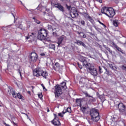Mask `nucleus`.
<instances>
[{
	"instance_id": "1",
	"label": "nucleus",
	"mask_w": 126,
	"mask_h": 126,
	"mask_svg": "<svg viewBox=\"0 0 126 126\" xmlns=\"http://www.w3.org/2000/svg\"><path fill=\"white\" fill-rule=\"evenodd\" d=\"M80 61L83 63V65L86 66L88 71H89L92 75L97 76V70L93 66L91 65V64L87 63L85 57H82Z\"/></svg>"
},
{
	"instance_id": "2",
	"label": "nucleus",
	"mask_w": 126,
	"mask_h": 126,
	"mask_svg": "<svg viewBox=\"0 0 126 126\" xmlns=\"http://www.w3.org/2000/svg\"><path fill=\"white\" fill-rule=\"evenodd\" d=\"M55 97H60L61 94H63V90L62 88L64 89H66V83L63 82L61 83V86L57 85L55 86Z\"/></svg>"
},
{
	"instance_id": "3",
	"label": "nucleus",
	"mask_w": 126,
	"mask_h": 126,
	"mask_svg": "<svg viewBox=\"0 0 126 126\" xmlns=\"http://www.w3.org/2000/svg\"><path fill=\"white\" fill-rule=\"evenodd\" d=\"M33 74L34 76L39 77V76H42L44 78H46L48 76V72L46 71H44L43 68L37 67L35 69L33 70Z\"/></svg>"
},
{
	"instance_id": "4",
	"label": "nucleus",
	"mask_w": 126,
	"mask_h": 126,
	"mask_svg": "<svg viewBox=\"0 0 126 126\" xmlns=\"http://www.w3.org/2000/svg\"><path fill=\"white\" fill-rule=\"evenodd\" d=\"M101 13H103L108 16V17H113L116 13L113 8L103 7L101 9Z\"/></svg>"
},
{
	"instance_id": "5",
	"label": "nucleus",
	"mask_w": 126,
	"mask_h": 126,
	"mask_svg": "<svg viewBox=\"0 0 126 126\" xmlns=\"http://www.w3.org/2000/svg\"><path fill=\"white\" fill-rule=\"evenodd\" d=\"M91 119L94 122H97L100 120V116L99 115V112L97 109H93L91 110L90 113Z\"/></svg>"
},
{
	"instance_id": "6",
	"label": "nucleus",
	"mask_w": 126,
	"mask_h": 126,
	"mask_svg": "<svg viewBox=\"0 0 126 126\" xmlns=\"http://www.w3.org/2000/svg\"><path fill=\"white\" fill-rule=\"evenodd\" d=\"M47 36V31L43 29H40L38 32L37 39L38 40H45L46 39V36Z\"/></svg>"
},
{
	"instance_id": "7",
	"label": "nucleus",
	"mask_w": 126,
	"mask_h": 126,
	"mask_svg": "<svg viewBox=\"0 0 126 126\" xmlns=\"http://www.w3.org/2000/svg\"><path fill=\"white\" fill-rule=\"evenodd\" d=\"M118 108L119 110V112L120 113H123V114H126V106L124 105V103H120L118 105Z\"/></svg>"
},
{
	"instance_id": "8",
	"label": "nucleus",
	"mask_w": 126,
	"mask_h": 126,
	"mask_svg": "<svg viewBox=\"0 0 126 126\" xmlns=\"http://www.w3.org/2000/svg\"><path fill=\"white\" fill-rule=\"evenodd\" d=\"M31 60L32 63H35L38 60V56L35 52H32L31 54Z\"/></svg>"
},
{
	"instance_id": "9",
	"label": "nucleus",
	"mask_w": 126,
	"mask_h": 126,
	"mask_svg": "<svg viewBox=\"0 0 126 126\" xmlns=\"http://www.w3.org/2000/svg\"><path fill=\"white\" fill-rule=\"evenodd\" d=\"M11 94L12 95V96L14 97V98H18L19 99H23V96H22V95H21V94L18 93L16 94V93H15V92L14 91H12V92L11 93Z\"/></svg>"
},
{
	"instance_id": "10",
	"label": "nucleus",
	"mask_w": 126,
	"mask_h": 126,
	"mask_svg": "<svg viewBox=\"0 0 126 126\" xmlns=\"http://www.w3.org/2000/svg\"><path fill=\"white\" fill-rule=\"evenodd\" d=\"M55 119L52 121L53 125H54V126H61V122L58 120V117L56 115H55Z\"/></svg>"
},
{
	"instance_id": "11",
	"label": "nucleus",
	"mask_w": 126,
	"mask_h": 126,
	"mask_svg": "<svg viewBox=\"0 0 126 126\" xmlns=\"http://www.w3.org/2000/svg\"><path fill=\"white\" fill-rule=\"evenodd\" d=\"M71 12V15L72 16V17L73 18H74V17H76V15H77V11L76 10V9H75V8H72Z\"/></svg>"
},
{
	"instance_id": "12",
	"label": "nucleus",
	"mask_w": 126,
	"mask_h": 126,
	"mask_svg": "<svg viewBox=\"0 0 126 126\" xmlns=\"http://www.w3.org/2000/svg\"><path fill=\"white\" fill-rule=\"evenodd\" d=\"M83 94H84V95H85L86 97H89V98H92L90 100L91 102L95 101V98H94L92 95H91L90 94H88V93L85 92H83Z\"/></svg>"
},
{
	"instance_id": "13",
	"label": "nucleus",
	"mask_w": 126,
	"mask_h": 126,
	"mask_svg": "<svg viewBox=\"0 0 126 126\" xmlns=\"http://www.w3.org/2000/svg\"><path fill=\"white\" fill-rule=\"evenodd\" d=\"M54 6L58 9H60L61 11H63V7L60 3L55 4Z\"/></svg>"
},
{
	"instance_id": "14",
	"label": "nucleus",
	"mask_w": 126,
	"mask_h": 126,
	"mask_svg": "<svg viewBox=\"0 0 126 126\" xmlns=\"http://www.w3.org/2000/svg\"><path fill=\"white\" fill-rule=\"evenodd\" d=\"M71 113V108L68 107L67 108H64L63 113L65 114V113Z\"/></svg>"
},
{
	"instance_id": "15",
	"label": "nucleus",
	"mask_w": 126,
	"mask_h": 126,
	"mask_svg": "<svg viewBox=\"0 0 126 126\" xmlns=\"http://www.w3.org/2000/svg\"><path fill=\"white\" fill-rule=\"evenodd\" d=\"M76 43L77 45H78V46H82L83 47H84V48H86V45L85 44L80 40H77Z\"/></svg>"
},
{
	"instance_id": "16",
	"label": "nucleus",
	"mask_w": 126,
	"mask_h": 126,
	"mask_svg": "<svg viewBox=\"0 0 126 126\" xmlns=\"http://www.w3.org/2000/svg\"><path fill=\"white\" fill-rule=\"evenodd\" d=\"M63 38L64 36H62L58 38V42L57 43V44H58V46H60V45L63 43Z\"/></svg>"
},
{
	"instance_id": "17",
	"label": "nucleus",
	"mask_w": 126,
	"mask_h": 126,
	"mask_svg": "<svg viewBox=\"0 0 126 126\" xmlns=\"http://www.w3.org/2000/svg\"><path fill=\"white\" fill-rule=\"evenodd\" d=\"M35 37V34L34 33L32 32L31 34H29L28 36H26L27 40H28V39H33Z\"/></svg>"
},
{
	"instance_id": "18",
	"label": "nucleus",
	"mask_w": 126,
	"mask_h": 126,
	"mask_svg": "<svg viewBox=\"0 0 126 126\" xmlns=\"http://www.w3.org/2000/svg\"><path fill=\"white\" fill-rule=\"evenodd\" d=\"M88 80H86L85 78H83L81 79L80 81V84H86V83L85 82H88Z\"/></svg>"
},
{
	"instance_id": "19",
	"label": "nucleus",
	"mask_w": 126,
	"mask_h": 126,
	"mask_svg": "<svg viewBox=\"0 0 126 126\" xmlns=\"http://www.w3.org/2000/svg\"><path fill=\"white\" fill-rule=\"evenodd\" d=\"M49 48H50V49H53V50H56V45H55V44H50L49 45Z\"/></svg>"
},
{
	"instance_id": "20",
	"label": "nucleus",
	"mask_w": 126,
	"mask_h": 126,
	"mask_svg": "<svg viewBox=\"0 0 126 126\" xmlns=\"http://www.w3.org/2000/svg\"><path fill=\"white\" fill-rule=\"evenodd\" d=\"M109 66L111 69H113V70H116L117 67L115 66H113V64H109Z\"/></svg>"
},
{
	"instance_id": "21",
	"label": "nucleus",
	"mask_w": 126,
	"mask_h": 126,
	"mask_svg": "<svg viewBox=\"0 0 126 126\" xmlns=\"http://www.w3.org/2000/svg\"><path fill=\"white\" fill-rule=\"evenodd\" d=\"M76 102L78 106L81 107V102L80 101V100L76 99Z\"/></svg>"
},
{
	"instance_id": "22",
	"label": "nucleus",
	"mask_w": 126,
	"mask_h": 126,
	"mask_svg": "<svg viewBox=\"0 0 126 126\" xmlns=\"http://www.w3.org/2000/svg\"><path fill=\"white\" fill-rule=\"evenodd\" d=\"M113 25L116 27H118V20L113 21Z\"/></svg>"
},
{
	"instance_id": "23",
	"label": "nucleus",
	"mask_w": 126,
	"mask_h": 126,
	"mask_svg": "<svg viewBox=\"0 0 126 126\" xmlns=\"http://www.w3.org/2000/svg\"><path fill=\"white\" fill-rule=\"evenodd\" d=\"M111 45H112V47H113L114 48H116L118 47L117 44H116V43H115L114 42H112Z\"/></svg>"
},
{
	"instance_id": "24",
	"label": "nucleus",
	"mask_w": 126,
	"mask_h": 126,
	"mask_svg": "<svg viewBox=\"0 0 126 126\" xmlns=\"http://www.w3.org/2000/svg\"><path fill=\"white\" fill-rule=\"evenodd\" d=\"M116 49H117V50H118V51H119V52H121V53H123V51L122 50V49H121V48L119 47L118 46H117Z\"/></svg>"
},
{
	"instance_id": "25",
	"label": "nucleus",
	"mask_w": 126,
	"mask_h": 126,
	"mask_svg": "<svg viewBox=\"0 0 126 126\" xmlns=\"http://www.w3.org/2000/svg\"><path fill=\"white\" fill-rule=\"evenodd\" d=\"M18 72H19V74L20 75L21 78H22V71H21L20 69L18 70Z\"/></svg>"
},
{
	"instance_id": "26",
	"label": "nucleus",
	"mask_w": 126,
	"mask_h": 126,
	"mask_svg": "<svg viewBox=\"0 0 126 126\" xmlns=\"http://www.w3.org/2000/svg\"><path fill=\"white\" fill-rule=\"evenodd\" d=\"M64 114V113H63V112H62V113H60L58 114V116H59V117H63Z\"/></svg>"
},
{
	"instance_id": "27",
	"label": "nucleus",
	"mask_w": 126,
	"mask_h": 126,
	"mask_svg": "<svg viewBox=\"0 0 126 126\" xmlns=\"http://www.w3.org/2000/svg\"><path fill=\"white\" fill-rule=\"evenodd\" d=\"M34 22H35V23H37V24H40V23H41L40 21L38 20H34Z\"/></svg>"
},
{
	"instance_id": "28",
	"label": "nucleus",
	"mask_w": 126,
	"mask_h": 126,
	"mask_svg": "<svg viewBox=\"0 0 126 126\" xmlns=\"http://www.w3.org/2000/svg\"><path fill=\"white\" fill-rule=\"evenodd\" d=\"M41 86H42L44 91H47V89H46V88H45V86H44L43 84H41Z\"/></svg>"
},
{
	"instance_id": "29",
	"label": "nucleus",
	"mask_w": 126,
	"mask_h": 126,
	"mask_svg": "<svg viewBox=\"0 0 126 126\" xmlns=\"http://www.w3.org/2000/svg\"><path fill=\"white\" fill-rule=\"evenodd\" d=\"M38 96L39 98H40V99H42V98L43 97V95L41 94H38Z\"/></svg>"
},
{
	"instance_id": "30",
	"label": "nucleus",
	"mask_w": 126,
	"mask_h": 126,
	"mask_svg": "<svg viewBox=\"0 0 126 126\" xmlns=\"http://www.w3.org/2000/svg\"><path fill=\"white\" fill-rule=\"evenodd\" d=\"M81 108L83 112H85V110H86V108H85V107H81Z\"/></svg>"
},
{
	"instance_id": "31",
	"label": "nucleus",
	"mask_w": 126,
	"mask_h": 126,
	"mask_svg": "<svg viewBox=\"0 0 126 126\" xmlns=\"http://www.w3.org/2000/svg\"><path fill=\"white\" fill-rule=\"evenodd\" d=\"M81 23L82 25H85V22L84 20L81 21Z\"/></svg>"
},
{
	"instance_id": "32",
	"label": "nucleus",
	"mask_w": 126,
	"mask_h": 126,
	"mask_svg": "<svg viewBox=\"0 0 126 126\" xmlns=\"http://www.w3.org/2000/svg\"><path fill=\"white\" fill-rule=\"evenodd\" d=\"M98 22H99V23H100V24H101V25H103V27L106 28V25H105L103 23H102L100 21H99Z\"/></svg>"
},
{
	"instance_id": "33",
	"label": "nucleus",
	"mask_w": 126,
	"mask_h": 126,
	"mask_svg": "<svg viewBox=\"0 0 126 126\" xmlns=\"http://www.w3.org/2000/svg\"><path fill=\"white\" fill-rule=\"evenodd\" d=\"M99 70L100 73H102V72H103V71H102V68H101V67L100 66H99Z\"/></svg>"
},
{
	"instance_id": "34",
	"label": "nucleus",
	"mask_w": 126,
	"mask_h": 126,
	"mask_svg": "<svg viewBox=\"0 0 126 126\" xmlns=\"http://www.w3.org/2000/svg\"><path fill=\"white\" fill-rule=\"evenodd\" d=\"M48 28L49 30H51V29H52V26L51 25H48Z\"/></svg>"
},
{
	"instance_id": "35",
	"label": "nucleus",
	"mask_w": 126,
	"mask_h": 126,
	"mask_svg": "<svg viewBox=\"0 0 126 126\" xmlns=\"http://www.w3.org/2000/svg\"><path fill=\"white\" fill-rule=\"evenodd\" d=\"M66 6H67V8L68 10H70V8H71V6H68L67 5H66Z\"/></svg>"
},
{
	"instance_id": "36",
	"label": "nucleus",
	"mask_w": 126,
	"mask_h": 126,
	"mask_svg": "<svg viewBox=\"0 0 126 126\" xmlns=\"http://www.w3.org/2000/svg\"><path fill=\"white\" fill-rule=\"evenodd\" d=\"M106 50H107V51H109V52H110V53H112V51H111V49H110V48L109 47H107Z\"/></svg>"
},
{
	"instance_id": "37",
	"label": "nucleus",
	"mask_w": 126,
	"mask_h": 126,
	"mask_svg": "<svg viewBox=\"0 0 126 126\" xmlns=\"http://www.w3.org/2000/svg\"><path fill=\"white\" fill-rule=\"evenodd\" d=\"M78 65L79 68H81V69L82 68V65L79 64V63H78Z\"/></svg>"
},
{
	"instance_id": "38",
	"label": "nucleus",
	"mask_w": 126,
	"mask_h": 126,
	"mask_svg": "<svg viewBox=\"0 0 126 126\" xmlns=\"http://www.w3.org/2000/svg\"><path fill=\"white\" fill-rule=\"evenodd\" d=\"M55 65L57 66V67H59V66H60V64L57 63H55Z\"/></svg>"
},
{
	"instance_id": "39",
	"label": "nucleus",
	"mask_w": 126,
	"mask_h": 126,
	"mask_svg": "<svg viewBox=\"0 0 126 126\" xmlns=\"http://www.w3.org/2000/svg\"><path fill=\"white\" fill-rule=\"evenodd\" d=\"M40 56H41V57H44L46 56V54H45V53H41L40 54Z\"/></svg>"
},
{
	"instance_id": "40",
	"label": "nucleus",
	"mask_w": 126,
	"mask_h": 126,
	"mask_svg": "<svg viewBox=\"0 0 126 126\" xmlns=\"http://www.w3.org/2000/svg\"><path fill=\"white\" fill-rule=\"evenodd\" d=\"M123 69H126V65H124L122 67Z\"/></svg>"
},
{
	"instance_id": "41",
	"label": "nucleus",
	"mask_w": 126,
	"mask_h": 126,
	"mask_svg": "<svg viewBox=\"0 0 126 126\" xmlns=\"http://www.w3.org/2000/svg\"><path fill=\"white\" fill-rule=\"evenodd\" d=\"M22 114H24V115H26V116L27 117V118L29 119V117H28V115H27V114H25L24 113H22Z\"/></svg>"
},
{
	"instance_id": "42",
	"label": "nucleus",
	"mask_w": 126,
	"mask_h": 126,
	"mask_svg": "<svg viewBox=\"0 0 126 126\" xmlns=\"http://www.w3.org/2000/svg\"><path fill=\"white\" fill-rule=\"evenodd\" d=\"M13 124L14 125V126H17V124L15 123H14V122H13Z\"/></svg>"
},
{
	"instance_id": "43",
	"label": "nucleus",
	"mask_w": 126,
	"mask_h": 126,
	"mask_svg": "<svg viewBox=\"0 0 126 126\" xmlns=\"http://www.w3.org/2000/svg\"><path fill=\"white\" fill-rule=\"evenodd\" d=\"M83 38H86V35L83 34Z\"/></svg>"
},
{
	"instance_id": "44",
	"label": "nucleus",
	"mask_w": 126,
	"mask_h": 126,
	"mask_svg": "<svg viewBox=\"0 0 126 126\" xmlns=\"http://www.w3.org/2000/svg\"><path fill=\"white\" fill-rule=\"evenodd\" d=\"M105 70H106V73H107V74H108L109 73V71H108V70H107V69H105Z\"/></svg>"
},
{
	"instance_id": "45",
	"label": "nucleus",
	"mask_w": 126,
	"mask_h": 126,
	"mask_svg": "<svg viewBox=\"0 0 126 126\" xmlns=\"http://www.w3.org/2000/svg\"><path fill=\"white\" fill-rule=\"evenodd\" d=\"M82 33H83V32H78V33L79 34V35H80Z\"/></svg>"
},
{
	"instance_id": "46",
	"label": "nucleus",
	"mask_w": 126,
	"mask_h": 126,
	"mask_svg": "<svg viewBox=\"0 0 126 126\" xmlns=\"http://www.w3.org/2000/svg\"><path fill=\"white\" fill-rule=\"evenodd\" d=\"M28 93L29 94H31V92H30V91H28Z\"/></svg>"
},
{
	"instance_id": "47",
	"label": "nucleus",
	"mask_w": 126,
	"mask_h": 126,
	"mask_svg": "<svg viewBox=\"0 0 126 126\" xmlns=\"http://www.w3.org/2000/svg\"><path fill=\"white\" fill-rule=\"evenodd\" d=\"M99 1L100 3H102V0H99Z\"/></svg>"
},
{
	"instance_id": "48",
	"label": "nucleus",
	"mask_w": 126,
	"mask_h": 126,
	"mask_svg": "<svg viewBox=\"0 0 126 126\" xmlns=\"http://www.w3.org/2000/svg\"><path fill=\"white\" fill-rule=\"evenodd\" d=\"M4 125H5V126H9V125L6 124V123H4Z\"/></svg>"
},
{
	"instance_id": "49",
	"label": "nucleus",
	"mask_w": 126,
	"mask_h": 126,
	"mask_svg": "<svg viewBox=\"0 0 126 126\" xmlns=\"http://www.w3.org/2000/svg\"><path fill=\"white\" fill-rule=\"evenodd\" d=\"M40 6H41V5H38V7H37V9H39V7H40Z\"/></svg>"
},
{
	"instance_id": "50",
	"label": "nucleus",
	"mask_w": 126,
	"mask_h": 126,
	"mask_svg": "<svg viewBox=\"0 0 126 126\" xmlns=\"http://www.w3.org/2000/svg\"><path fill=\"white\" fill-rule=\"evenodd\" d=\"M49 112H50V110L49 109V108H47V112L49 113Z\"/></svg>"
},
{
	"instance_id": "51",
	"label": "nucleus",
	"mask_w": 126,
	"mask_h": 126,
	"mask_svg": "<svg viewBox=\"0 0 126 126\" xmlns=\"http://www.w3.org/2000/svg\"><path fill=\"white\" fill-rule=\"evenodd\" d=\"M10 27V26H8V27H7V28H9Z\"/></svg>"
},
{
	"instance_id": "52",
	"label": "nucleus",
	"mask_w": 126,
	"mask_h": 126,
	"mask_svg": "<svg viewBox=\"0 0 126 126\" xmlns=\"http://www.w3.org/2000/svg\"><path fill=\"white\" fill-rule=\"evenodd\" d=\"M1 106H2L1 105V103L0 102V107H1Z\"/></svg>"
},
{
	"instance_id": "53",
	"label": "nucleus",
	"mask_w": 126,
	"mask_h": 126,
	"mask_svg": "<svg viewBox=\"0 0 126 126\" xmlns=\"http://www.w3.org/2000/svg\"><path fill=\"white\" fill-rule=\"evenodd\" d=\"M32 19H34V20H36V19L35 18V17L32 18Z\"/></svg>"
},
{
	"instance_id": "54",
	"label": "nucleus",
	"mask_w": 126,
	"mask_h": 126,
	"mask_svg": "<svg viewBox=\"0 0 126 126\" xmlns=\"http://www.w3.org/2000/svg\"><path fill=\"white\" fill-rule=\"evenodd\" d=\"M13 16L14 18H15V16H14V15H13Z\"/></svg>"
},
{
	"instance_id": "55",
	"label": "nucleus",
	"mask_w": 126,
	"mask_h": 126,
	"mask_svg": "<svg viewBox=\"0 0 126 126\" xmlns=\"http://www.w3.org/2000/svg\"><path fill=\"white\" fill-rule=\"evenodd\" d=\"M55 34H56V33H55V32H53V35H55Z\"/></svg>"
}]
</instances>
